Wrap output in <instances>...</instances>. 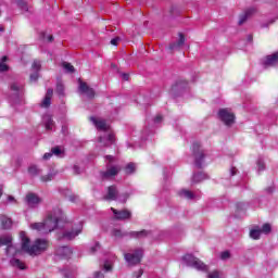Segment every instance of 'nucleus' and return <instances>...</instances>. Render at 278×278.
I'll list each match as a JSON object with an SVG mask.
<instances>
[{
	"label": "nucleus",
	"mask_w": 278,
	"mask_h": 278,
	"mask_svg": "<svg viewBox=\"0 0 278 278\" xmlns=\"http://www.w3.org/2000/svg\"><path fill=\"white\" fill-rule=\"evenodd\" d=\"M8 71H10V66H8V64L1 62L0 63V73H5Z\"/></svg>",
	"instance_id": "obj_37"
},
{
	"label": "nucleus",
	"mask_w": 278,
	"mask_h": 278,
	"mask_svg": "<svg viewBox=\"0 0 278 278\" xmlns=\"http://www.w3.org/2000/svg\"><path fill=\"white\" fill-rule=\"evenodd\" d=\"M119 172H121V168H118L116 166L110 167V165H108L106 170L100 172V176L102 179H110L112 177H116Z\"/></svg>",
	"instance_id": "obj_10"
},
{
	"label": "nucleus",
	"mask_w": 278,
	"mask_h": 278,
	"mask_svg": "<svg viewBox=\"0 0 278 278\" xmlns=\"http://www.w3.org/2000/svg\"><path fill=\"white\" fill-rule=\"evenodd\" d=\"M104 270H106V273H110V270H112V265L108 264V262L104 263Z\"/></svg>",
	"instance_id": "obj_49"
},
{
	"label": "nucleus",
	"mask_w": 278,
	"mask_h": 278,
	"mask_svg": "<svg viewBox=\"0 0 278 278\" xmlns=\"http://www.w3.org/2000/svg\"><path fill=\"white\" fill-rule=\"evenodd\" d=\"M30 81H38V72L30 74Z\"/></svg>",
	"instance_id": "obj_43"
},
{
	"label": "nucleus",
	"mask_w": 278,
	"mask_h": 278,
	"mask_svg": "<svg viewBox=\"0 0 278 278\" xmlns=\"http://www.w3.org/2000/svg\"><path fill=\"white\" fill-rule=\"evenodd\" d=\"M0 31H5V28H3V27H0Z\"/></svg>",
	"instance_id": "obj_64"
},
{
	"label": "nucleus",
	"mask_w": 278,
	"mask_h": 278,
	"mask_svg": "<svg viewBox=\"0 0 278 278\" xmlns=\"http://www.w3.org/2000/svg\"><path fill=\"white\" fill-rule=\"evenodd\" d=\"M53 98V89H48L41 102V108H51V99Z\"/></svg>",
	"instance_id": "obj_19"
},
{
	"label": "nucleus",
	"mask_w": 278,
	"mask_h": 278,
	"mask_svg": "<svg viewBox=\"0 0 278 278\" xmlns=\"http://www.w3.org/2000/svg\"><path fill=\"white\" fill-rule=\"evenodd\" d=\"M125 170H126V174H127V175H131V173H135V172H136V164L129 163V164L126 166Z\"/></svg>",
	"instance_id": "obj_30"
},
{
	"label": "nucleus",
	"mask_w": 278,
	"mask_h": 278,
	"mask_svg": "<svg viewBox=\"0 0 278 278\" xmlns=\"http://www.w3.org/2000/svg\"><path fill=\"white\" fill-rule=\"evenodd\" d=\"M105 160L109 161V164H112V162H114V156L113 155H106Z\"/></svg>",
	"instance_id": "obj_52"
},
{
	"label": "nucleus",
	"mask_w": 278,
	"mask_h": 278,
	"mask_svg": "<svg viewBox=\"0 0 278 278\" xmlns=\"http://www.w3.org/2000/svg\"><path fill=\"white\" fill-rule=\"evenodd\" d=\"M56 255H59V257H71L73 250L68 247H60L56 249Z\"/></svg>",
	"instance_id": "obj_18"
},
{
	"label": "nucleus",
	"mask_w": 278,
	"mask_h": 278,
	"mask_svg": "<svg viewBox=\"0 0 278 278\" xmlns=\"http://www.w3.org/2000/svg\"><path fill=\"white\" fill-rule=\"evenodd\" d=\"M210 177L207 174L200 172L197 174H193L192 176V184H201V181H205V179H208Z\"/></svg>",
	"instance_id": "obj_21"
},
{
	"label": "nucleus",
	"mask_w": 278,
	"mask_h": 278,
	"mask_svg": "<svg viewBox=\"0 0 278 278\" xmlns=\"http://www.w3.org/2000/svg\"><path fill=\"white\" fill-rule=\"evenodd\" d=\"M98 141L100 144H103V147H108V143H103V137H99Z\"/></svg>",
	"instance_id": "obj_56"
},
{
	"label": "nucleus",
	"mask_w": 278,
	"mask_h": 278,
	"mask_svg": "<svg viewBox=\"0 0 278 278\" xmlns=\"http://www.w3.org/2000/svg\"><path fill=\"white\" fill-rule=\"evenodd\" d=\"M31 229H35L36 231H42L43 233H47V229L45 227L43 223H34L30 225Z\"/></svg>",
	"instance_id": "obj_24"
},
{
	"label": "nucleus",
	"mask_w": 278,
	"mask_h": 278,
	"mask_svg": "<svg viewBox=\"0 0 278 278\" xmlns=\"http://www.w3.org/2000/svg\"><path fill=\"white\" fill-rule=\"evenodd\" d=\"M182 260L187 266H191V268H195L197 270H207V265L192 254H186L182 256Z\"/></svg>",
	"instance_id": "obj_3"
},
{
	"label": "nucleus",
	"mask_w": 278,
	"mask_h": 278,
	"mask_svg": "<svg viewBox=\"0 0 278 278\" xmlns=\"http://www.w3.org/2000/svg\"><path fill=\"white\" fill-rule=\"evenodd\" d=\"M8 201H14V202H16V199H14V197H12V195H9V197H8Z\"/></svg>",
	"instance_id": "obj_59"
},
{
	"label": "nucleus",
	"mask_w": 278,
	"mask_h": 278,
	"mask_svg": "<svg viewBox=\"0 0 278 278\" xmlns=\"http://www.w3.org/2000/svg\"><path fill=\"white\" fill-rule=\"evenodd\" d=\"M128 195H125L123 203H127Z\"/></svg>",
	"instance_id": "obj_63"
},
{
	"label": "nucleus",
	"mask_w": 278,
	"mask_h": 278,
	"mask_svg": "<svg viewBox=\"0 0 278 278\" xmlns=\"http://www.w3.org/2000/svg\"><path fill=\"white\" fill-rule=\"evenodd\" d=\"M264 64L265 66H275V64H278V52L267 55Z\"/></svg>",
	"instance_id": "obj_20"
},
{
	"label": "nucleus",
	"mask_w": 278,
	"mask_h": 278,
	"mask_svg": "<svg viewBox=\"0 0 278 278\" xmlns=\"http://www.w3.org/2000/svg\"><path fill=\"white\" fill-rule=\"evenodd\" d=\"M184 45H186V35H184V33H179L177 42L170 43L167 49L169 53H173L174 51H179Z\"/></svg>",
	"instance_id": "obj_7"
},
{
	"label": "nucleus",
	"mask_w": 278,
	"mask_h": 278,
	"mask_svg": "<svg viewBox=\"0 0 278 278\" xmlns=\"http://www.w3.org/2000/svg\"><path fill=\"white\" fill-rule=\"evenodd\" d=\"M179 195L185 197V199H193L194 198V193L192 191L186 190V189L181 190L179 192Z\"/></svg>",
	"instance_id": "obj_26"
},
{
	"label": "nucleus",
	"mask_w": 278,
	"mask_h": 278,
	"mask_svg": "<svg viewBox=\"0 0 278 278\" xmlns=\"http://www.w3.org/2000/svg\"><path fill=\"white\" fill-rule=\"evenodd\" d=\"M218 118L226 127H231L236 123V114L231 113L229 109H220L218 111Z\"/></svg>",
	"instance_id": "obj_6"
},
{
	"label": "nucleus",
	"mask_w": 278,
	"mask_h": 278,
	"mask_svg": "<svg viewBox=\"0 0 278 278\" xmlns=\"http://www.w3.org/2000/svg\"><path fill=\"white\" fill-rule=\"evenodd\" d=\"M51 179H53V174H48L40 177V180L43 182L51 181Z\"/></svg>",
	"instance_id": "obj_36"
},
{
	"label": "nucleus",
	"mask_w": 278,
	"mask_h": 278,
	"mask_svg": "<svg viewBox=\"0 0 278 278\" xmlns=\"http://www.w3.org/2000/svg\"><path fill=\"white\" fill-rule=\"evenodd\" d=\"M54 38L53 35L48 36V42H53Z\"/></svg>",
	"instance_id": "obj_57"
},
{
	"label": "nucleus",
	"mask_w": 278,
	"mask_h": 278,
	"mask_svg": "<svg viewBox=\"0 0 278 278\" xmlns=\"http://www.w3.org/2000/svg\"><path fill=\"white\" fill-rule=\"evenodd\" d=\"M11 90H13V92H18V85H16V83H13L11 85Z\"/></svg>",
	"instance_id": "obj_47"
},
{
	"label": "nucleus",
	"mask_w": 278,
	"mask_h": 278,
	"mask_svg": "<svg viewBox=\"0 0 278 278\" xmlns=\"http://www.w3.org/2000/svg\"><path fill=\"white\" fill-rule=\"evenodd\" d=\"M84 230V225L80 224L79 228H77L76 230H72V231H65L61 238H59V240H62L65 238V240H75V238H77V236H79V233H81V231Z\"/></svg>",
	"instance_id": "obj_12"
},
{
	"label": "nucleus",
	"mask_w": 278,
	"mask_h": 278,
	"mask_svg": "<svg viewBox=\"0 0 278 278\" xmlns=\"http://www.w3.org/2000/svg\"><path fill=\"white\" fill-rule=\"evenodd\" d=\"M0 227L4 230L12 229V218L7 215H0Z\"/></svg>",
	"instance_id": "obj_16"
},
{
	"label": "nucleus",
	"mask_w": 278,
	"mask_h": 278,
	"mask_svg": "<svg viewBox=\"0 0 278 278\" xmlns=\"http://www.w3.org/2000/svg\"><path fill=\"white\" fill-rule=\"evenodd\" d=\"M40 68H42V64L40 63V61L35 60L31 64V70L36 73H39Z\"/></svg>",
	"instance_id": "obj_28"
},
{
	"label": "nucleus",
	"mask_w": 278,
	"mask_h": 278,
	"mask_svg": "<svg viewBox=\"0 0 278 278\" xmlns=\"http://www.w3.org/2000/svg\"><path fill=\"white\" fill-rule=\"evenodd\" d=\"M255 12H257V10L255 8H250L248 10H245L243 13H241L239 15L238 25H244V22L249 21V18H251L253 16V14H255Z\"/></svg>",
	"instance_id": "obj_13"
},
{
	"label": "nucleus",
	"mask_w": 278,
	"mask_h": 278,
	"mask_svg": "<svg viewBox=\"0 0 278 278\" xmlns=\"http://www.w3.org/2000/svg\"><path fill=\"white\" fill-rule=\"evenodd\" d=\"M143 270L142 269H139L138 271H136V273H134V277H136V278H141L142 277V275H143Z\"/></svg>",
	"instance_id": "obj_44"
},
{
	"label": "nucleus",
	"mask_w": 278,
	"mask_h": 278,
	"mask_svg": "<svg viewBox=\"0 0 278 278\" xmlns=\"http://www.w3.org/2000/svg\"><path fill=\"white\" fill-rule=\"evenodd\" d=\"M20 236L22 238V251L28 255H40V253L49 249V242L45 239H36L35 243L29 245L31 242L29 237H27L23 231L20 233Z\"/></svg>",
	"instance_id": "obj_1"
},
{
	"label": "nucleus",
	"mask_w": 278,
	"mask_h": 278,
	"mask_svg": "<svg viewBox=\"0 0 278 278\" xmlns=\"http://www.w3.org/2000/svg\"><path fill=\"white\" fill-rule=\"evenodd\" d=\"M25 203L28 205V207H36L42 203V199H40V197H38L36 193H28L25 197Z\"/></svg>",
	"instance_id": "obj_9"
},
{
	"label": "nucleus",
	"mask_w": 278,
	"mask_h": 278,
	"mask_svg": "<svg viewBox=\"0 0 278 278\" xmlns=\"http://www.w3.org/2000/svg\"><path fill=\"white\" fill-rule=\"evenodd\" d=\"M271 231V227H270V224H264L262 229H261V233H270Z\"/></svg>",
	"instance_id": "obj_33"
},
{
	"label": "nucleus",
	"mask_w": 278,
	"mask_h": 278,
	"mask_svg": "<svg viewBox=\"0 0 278 278\" xmlns=\"http://www.w3.org/2000/svg\"><path fill=\"white\" fill-rule=\"evenodd\" d=\"M79 91L83 94H86L88 99H94L96 97L94 89L90 88L87 83L81 80L79 81Z\"/></svg>",
	"instance_id": "obj_11"
},
{
	"label": "nucleus",
	"mask_w": 278,
	"mask_h": 278,
	"mask_svg": "<svg viewBox=\"0 0 278 278\" xmlns=\"http://www.w3.org/2000/svg\"><path fill=\"white\" fill-rule=\"evenodd\" d=\"M162 115H156L155 117H154V123H162Z\"/></svg>",
	"instance_id": "obj_51"
},
{
	"label": "nucleus",
	"mask_w": 278,
	"mask_h": 278,
	"mask_svg": "<svg viewBox=\"0 0 278 278\" xmlns=\"http://www.w3.org/2000/svg\"><path fill=\"white\" fill-rule=\"evenodd\" d=\"M231 257V253L229 251H224L220 254V260H229Z\"/></svg>",
	"instance_id": "obj_38"
},
{
	"label": "nucleus",
	"mask_w": 278,
	"mask_h": 278,
	"mask_svg": "<svg viewBox=\"0 0 278 278\" xmlns=\"http://www.w3.org/2000/svg\"><path fill=\"white\" fill-rule=\"evenodd\" d=\"M51 157H53L52 152H47V153L43 154V160H51Z\"/></svg>",
	"instance_id": "obj_45"
},
{
	"label": "nucleus",
	"mask_w": 278,
	"mask_h": 278,
	"mask_svg": "<svg viewBox=\"0 0 278 278\" xmlns=\"http://www.w3.org/2000/svg\"><path fill=\"white\" fill-rule=\"evenodd\" d=\"M113 236H115V238H124V236H129V232H124L118 230V229H115L113 231Z\"/></svg>",
	"instance_id": "obj_32"
},
{
	"label": "nucleus",
	"mask_w": 278,
	"mask_h": 278,
	"mask_svg": "<svg viewBox=\"0 0 278 278\" xmlns=\"http://www.w3.org/2000/svg\"><path fill=\"white\" fill-rule=\"evenodd\" d=\"M118 40H121L119 37H115L111 40V45H113L114 47H116L118 45Z\"/></svg>",
	"instance_id": "obj_46"
},
{
	"label": "nucleus",
	"mask_w": 278,
	"mask_h": 278,
	"mask_svg": "<svg viewBox=\"0 0 278 278\" xmlns=\"http://www.w3.org/2000/svg\"><path fill=\"white\" fill-rule=\"evenodd\" d=\"M124 81H129V74H122Z\"/></svg>",
	"instance_id": "obj_53"
},
{
	"label": "nucleus",
	"mask_w": 278,
	"mask_h": 278,
	"mask_svg": "<svg viewBox=\"0 0 278 278\" xmlns=\"http://www.w3.org/2000/svg\"><path fill=\"white\" fill-rule=\"evenodd\" d=\"M143 255H144V251L142 249H137L134 251V253H125L124 257L128 266H138V264L142 262Z\"/></svg>",
	"instance_id": "obj_4"
},
{
	"label": "nucleus",
	"mask_w": 278,
	"mask_h": 278,
	"mask_svg": "<svg viewBox=\"0 0 278 278\" xmlns=\"http://www.w3.org/2000/svg\"><path fill=\"white\" fill-rule=\"evenodd\" d=\"M56 92H58V94H60L61 97H64V85L58 84V85H56Z\"/></svg>",
	"instance_id": "obj_34"
},
{
	"label": "nucleus",
	"mask_w": 278,
	"mask_h": 278,
	"mask_svg": "<svg viewBox=\"0 0 278 278\" xmlns=\"http://www.w3.org/2000/svg\"><path fill=\"white\" fill-rule=\"evenodd\" d=\"M68 199L71 203H77V201H79V195L72 194Z\"/></svg>",
	"instance_id": "obj_42"
},
{
	"label": "nucleus",
	"mask_w": 278,
	"mask_h": 278,
	"mask_svg": "<svg viewBox=\"0 0 278 278\" xmlns=\"http://www.w3.org/2000/svg\"><path fill=\"white\" fill-rule=\"evenodd\" d=\"M52 155H62V149L60 147H54L51 149Z\"/></svg>",
	"instance_id": "obj_35"
},
{
	"label": "nucleus",
	"mask_w": 278,
	"mask_h": 278,
	"mask_svg": "<svg viewBox=\"0 0 278 278\" xmlns=\"http://www.w3.org/2000/svg\"><path fill=\"white\" fill-rule=\"evenodd\" d=\"M257 166H258V170H264V168H266V166L264 165V163L262 161L257 162Z\"/></svg>",
	"instance_id": "obj_48"
},
{
	"label": "nucleus",
	"mask_w": 278,
	"mask_h": 278,
	"mask_svg": "<svg viewBox=\"0 0 278 278\" xmlns=\"http://www.w3.org/2000/svg\"><path fill=\"white\" fill-rule=\"evenodd\" d=\"M90 121L99 129V131H108V123L105 119H97V117H90Z\"/></svg>",
	"instance_id": "obj_15"
},
{
	"label": "nucleus",
	"mask_w": 278,
	"mask_h": 278,
	"mask_svg": "<svg viewBox=\"0 0 278 278\" xmlns=\"http://www.w3.org/2000/svg\"><path fill=\"white\" fill-rule=\"evenodd\" d=\"M28 173L29 175H31L33 177H36L38 175H40V169H38V167L36 165H33L28 168Z\"/></svg>",
	"instance_id": "obj_27"
},
{
	"label": "nucleus",
	"mask_w": 278,
	"mask_h": 278,
	"mask_svg": "<svg viewBox=\"0 0 278 278\" xmlns=\"http://www.w3.org/2000/svg\"><path fill=\"white\" fill-rule=\"evenodd\" d=\"M118 199V189H116V186L112 185L108 187V193L103 198L104 201H116Z\"/></svg>",
	"instance_id": "obj_14"
},
{
	"label": "nucleus",
	"mask_w": 278,
	"mask_h": 278,
	"mask_svg": "<svg viewBox=\"0 0 278 278\" xmlns=\"http://www.w3.org/2000/svg\"><path fill=\"white\" fill-rule=\"evenodd\" d=\"M238 173V169L236 167L230 168V175L233 176Z\"/></svg>",
	"instance_id": "obj_54"
},
{
	"label": "nucleus",
	"mask_w": 278,
	"mask_h": 278,
	"mask_svg": "<svg viewBox=\"0 0 278 278\" xmlns=\"http://www.w3.org/2000/svg\"><path fill=\"white\" fill-rule=\"evenodd\" d=\"M62 66L65 68V71H67V73H75V66H73L71 63L63 62Z\"/></svg>",
	"instance_id": "obj_29"
},
{
	"label": "nucleus",
	"mask_w": 278,
	"mask_h": 278,
	"mask_svg": "<svg viewBox=\"0 0 278 278\" xmlns=\"http://www.w3.org/2000/svg\"><path fill=\"white\" fill-rule=\"evenodd\" d=\"M273 23H275V20H270V21L262 24L261 27H262V29L268 28V27H270V25H273Z\"/></svg>",
	"instance_id": "obj_41"
},
{
	"label": "nucleus",
	"mask_w": 278,
	"mask_h": 278,
	"mask_svg": "<svg viewBox=\"0 0 278 278\" xmlns=\"http://www.w3.org/2000/svg\"><path fill=\"white\" fill-rule=\"evenodd\" d=\"M3 197V188H0V199Z\"/></svg>",
	"instance_id": "obj_62"
},
{
	"label": "nucleus",
	"mask_w": 278,
	"mask_h": 278,
	"mask_svg": "<svg viewBox=\"0 0 278 278\" xmlns=\"http://www.w3.org/2000/svg\"><path fill=\"white\" fill-rule=\"evenodd\" d=\"M11 264L13 266H15V268H18L20 270H26L27 266H25V263H23L21 260L18 258H13L11 260Z\"/></svg>",
	"instance_id": "obj_23"
},
{
	"label": "nucleus",
	"mask_w": 278,
	"mask_h": 278,
	"mask_svg": "<svg viewBox=\"0 0 278 278\" xmlns=\"http://www.w3.org/2000/svg\"><path fill=\"white\" fill-rule=\"evenodd\" d=\"M11 244H12V237L10 236L0 237V247H8L7 248V251H8Z\"/></svg>",
	"instance_id": "obj_22"
},
{
	"label": "nucleus",
	"mask_w": 278,
	"mask_h": 278,
	"mask_svg": "<svg viewBox=\"0 0 278 278\" xmlns=\"http://www.w3.org/2000/svg\"><path fill=\"white\" fill-rule=\"evenodd\" d=\"M248 40H249L250 42H253V35H249V36H248Z\"/></svg>",
	"instance_id": "obj_60"
},
{
	"label": "nucleus",
	"mask_w": 278,
	"mask_h": 278,
	"mask_svg": "<svg viewBox=\"0 0 278 278\" xmlns=\"http://www.w3.org/2000/svg\"><path fill=\"white\" fill-rule=\"evenodd\" d=\"M99 249H101V243L96 242V245L90 248V252L97 253V251H99Z\"/></svg>",
	"instance_id": "obj_39"
},
{
	"label": "nucleus",
	"mask_w": 278,
	"mask_h": 278,
	"mask_svg": "<svg viewBox=\"0 0 278 278\" xmlns=\"http://www.w3.org/2000/svg\"><path fill=\"white\" fill-rule=\"evenodd\" d=\"M261 236H262V229H252L250 231V238H252V240H260Z\"/></svg>",
	"instance_id": "obj_25"
},
{
	"label": "nucleus",
	"mask_w": 278,
	"mask_h": 278,
	"mask_svg": "<svg viewBox=\"0 0 278 278\" xmlns=\"http://www.w3.org/2000/svg\"><path fill=\"white\" fill-rule=\"evenodd\" d=\"M17 5L22 10H26L27 11V4L23 0H17Z\"/></svg>",
	"instance_id": "obj_40"
},
{
	"label": "nucleus",
	"mask_w": 278,
	"mask_h": 278,
	"mask_svg": "<svg viewBox=\"0 0 278 278\" xmlns=\"http://www.w3.org/2000/svg\"><path fill=\"white\" fill-rule=\"evenodd\" d=\"M94 277H97V278L101 277V271H96Z\"/></svg>",
	"instance_id": "obj_61"
},
{
	"label": "nucleus",
	"mask_w": 278,
	"mask_h": 278,
	"mask_svg": "<svg viewBox=\"0 0 278 278\" xmlns=\"http://www.w3.org/2000/svg\"><path fill=\"white\" fill-rule=\"evenodd\" d=\"M75 175H79V166L74 165L73 167Z\"/></svg>",
	"instance_id": "obj_55"
},
{
	"label": "nucleus",
	"mask_w": 278,
	"mask_h": 278,
	"mask_svg": "<svg viewBox=\"0 0 278 278\" xmlns=\"http://www.w3.org/2000/svg\"><path fill=\"white\" fill-rule=\"evenodd\" d=\"M1 62L5 64V62H8V56H2Z\"/></svg>",
	"instance_id": "obj_58"
},
{
	"label": "nucleus",
	"mask_w": 278,
	"mask_h": 278,
	"mask_svg": "<svg viewBox=\"0 0 278 278\" xmlns=\"http://www.w3.org/2000/svg\"><path fill=\"white\" fill-rule=\"evenodd\" d=\"M60 220H64V213L62 208L55 207L51 213L48 214L47 218L43 220L46 227V233H51L54 229H58V224Z\"/></svg>",
	"instance_id": "obj_2"
},
{
	"label": "nucleus",
	"mask_w": 278,
	"mask_h": 278,
	"mask_svg": "<svg viewBox=\"0 0 278 278\" xmlns=\"http://www.w3.org/2000/svg\"><path fill=\"white\" fill-rule=\"evenodd\" d=\"M111 211L114 214L115 220H129V218H131V212L129 210L118 211L114 207H111Z\"/></svg>",
	"instance_id": "obj_8"
},
{
	"label": "nucleus",
	"mask_w": 278,
	"mask_h": 278,
	"mask_svg": "<svg viewBox=\"0 0 278 278\" xmlns=\"http://www.w3.org/2000/svg\"><path fill=\"white\" fill-rule=\"evenodd\" d=\"M150 233H151V231L143 229L140 231H130V232H128V236L130 238H134L135 240H140L142 238H147V236H149Z\"/></svg>",
	"instance_id": "obj_17"
},
{
	"label": "nucleus",
	"mask_w": 278,
	"mask_h": 278,
	"mask_svg": "<svg viewBox=\"0 0 278 278\" xmlns=\"http://www.w3.org/2000/svg\"><path fill=\"white\" fill-rule=\"evenodd\" d=\"M53 118L52 117H48V119L46 121V129L48 131H50L51 129H53Z\"/></svg>",
	"instance_id": "obj_31"
},
{
	"label": "nucleus",
	"mask_w": 278,
	"mask_h": 278,
	"mask_svg": "<svg viewBox=\"0 0 278 278\" xmlns=\"http://www.w3.org/2000/svg\"><path fill=\"white\" fill-rule=\"evenodd\" d=\"M192 154L194 157V163L198 168H203V160H205V152L201 150V143L193 142Z\"/></svg>",
	"instance_id": "obj_5"
},
{
	"label": "nucleus",
	"mask_w": 278,
	"mask_h": 278,
	"mask_svg": "<svg viewBox=\"0 0 278 278\" xmlns=\"http://www.w3.org/2000/svg\"><path fill=\"white\" fill-rule=\"evenodd\" d=\"M108 140L111 142V144H114V134H109Z\"/></svg>",
	"instance_id": "obj_50"
}]
</instances>
